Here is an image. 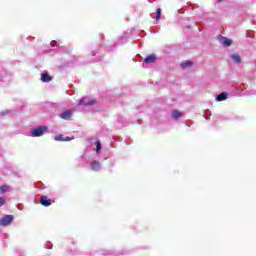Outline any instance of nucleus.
<instances>
[{
	"label": "nucleus",
	"mask_w": 256,
	"mask_h": 256,
	"mask_svg": "<svg viewBox=\"0 0 256 256\" xmlns=\"http://www.w3.org/2000/svg\"><path fill=\"white\" fill-rule=\"evenodd\" d=\"M48 130L47 126H39L31 131L32 137H43L46 131Z\"/></svg>",
	"instance_id": "nucleus-1"
},
{
	"label": "nucleus",
	"mask_w": 256,
	"mask_h": 256,
	"mask_svg": "<svg viewBox=\"0 0 256 256\" xmlns=\"http://www.w3.org/2000/svg\"><path fill=\"white\" fill-rule=\"evenodd\" d=\"M13 215H5L1 220H0V225L2 227H7V225H11L13 223Z\"/></svg>",
	"instance_id": "nucleus-2"
},
{
	"label": "nucleus",
	"mask_w": 256,
	"mask_h": 256,
	"mask_svg": "<svg viewBox=\"0 0 256 256\" xmlns=\"http://www.w3.org/2000/svg\"><path fill=\"white\" fill-rule=\"evenodd\" d=\"M40 204L43 205V207H51L52 201L47 196H42L40 198Z\"/></svg>",
	"instance_id": "nucleus-3"
},
{
	"label": "nucleus",
	"mask_w": 256,
	"mask_h": 256,
	"mask_svg": "<svg viewBox=\"0 0 256 256\" xmlns=\"http://www.w3.org/2000/svg\"><path fill=\"white\" fill-rule=\"evenodd\" d=\"M156 60H157V56H155V54H150L145 58L144 62L145 63H155Z\"/></svg>",
	"instance_id": "nucleus-4"
},
{
	"label": "nucleus",
	"mask_w": 256,
	"mask_h": 256,
	"mask_svg": "<svg viewBox=\"0 0 256 256\" xmlns=\"http://www.w3.org/2000/svg\"><path fill=\"white\" fill-rule=\"evenodd\" d=\"M41 81L43 83H49V81H53V77L49 76V74H47V73H43L41 75Z\"/></svg>",
	"instance_id": "nucleus-5"
},
{
	"label": "nucleus",
	"mask_w": 256,
	"mask_h": 256,
	"mask_svg": "<svg viewBox=\"0 0 256 256\" xmlns=\"http://www.w3.org/2000/svg\"><path fill=\"white\" fill-rule=\"evenodd\" d=\"M79 105H95V100L87 101V98H82Z\"/></svg>",
	"instance_id": "nucleus-6"
},
{
	"label": "nucleus",
	"mask_w": 256,
	"mask_h": 256,
	"mask_svg": "<svg viewBox=\"0 0 256 256\" xmlns=\"http://www.w3.org/2000/svg\"><path fill=\"white\" fill-rule=\"evenodd\" d=\"M71 115H73V112H71V110H67L65 112H63L60 117L61 119H71Z\"/></svg>",
	"instance_id": "nucleus-7"
},
{
	"label": "nucleus",
	"mask_w": 256,
	"mask_h": 256,
	"mask_svg": "<svg viewBox=\"0 0 256 256\" xmlns=\"http://www.w3.org/2000/svg\"><path fill=\"white\" fill-rule=\"evenodd\" d=\"M172 117L174 119H180V117H183V113L180 112L179 110H173L172 111Z\"/></svg>",
	"instance_id": "nucleus-8"
},
{
	"label": "nucleus",
	"mask_w": 256,
	"mask_h": 256,
	"mask_svg": "<svg viewBox=\"0 0 256 256\" xmlns=\"http://www.w3.org/2000/svg\"><path fill=\"white\" fill-rule=\"evenodd\" d=\"M100 167H101V164L99 163V161H93L91 164V169L93 171H99Z\"/></svg>",
	"instance_id": "nucleus-9"
},
{
	"label": "nucleus",
	"mask_w": 256,
	"mask_h": 256,
	"mask_svg": "<svg viewBox=\"0 0 256 256\" xmlns=\"http://www.w3.org/2000/svg\"><path fill=\"white\" fill-rule=\"evenodd\" d=\"M223 45L225 47H231V45H233V41H231V39L224 37L223 41H222Z\"/></svg>",
	"instance_id": "nucleus-10"
},
{
	"label": "nucleus",
	"mask_w": 256,
	"mask_h": 256,
	"mask_svg": "<svg viewBox=\"0 0 256 256\" xmlns=\"http://www.w3.org/2000/svg\"><path fill=\"white\" fill-rule=\"evenodd\" d=\"M230 59L233 60L234 63H240L241 62V56H239V54L230 55Z\"/></svg>",
	"instance_id": "nucleus-11"
},
{
	"label": "nucleus",
	"mask_w": 256,
	"mask_h": 256,
	"mask_svg": "<svg viewBox=\"0 0 256 256\" xmlns=\"http://www.w3.org/2000/svg\"><path fill=\"white\" fill-rule=\"evenodd\" d=\"M227 99V93L223 92L217 95L216 100L217 101H226Z\"/></svg>",
	"instance_id": "nucleus-12"
},
{
	"label": "nucleus",
	"mask_w": 256,
	"mask_h": 256,
	"mask_svg": "<svg viewBox=\"0 0 256 256\" xmlns=\"http://www.w3.org/2000/svg\"><path fill=\"white\" fill-rule=\"evenodd\" d=\"M193 61H185L181 64L182 69H187V67H193Z\"/></svg>",
	"instance_id": "nucleus-13"
},
{
	"label": "nucleus",
	"mask_w": 256,
	"mask_h": 256,
	"mask_svg": "<svg viewBox=\"0 0 256 256\" xmlns=\"http://www.w3.org/2000/svg\"><path fill=\"white\" fill-rule=\"evenodd\" d=\"M101 142L98 140L96 141V153H99L101 151Z\"/></svg>",
	"instance_id": "nucleus-14"
},
{
	"label": "nucleus",
	"mask_w": 256,
	"mask_h": 256,
	"mask_svg": "<svg viewBox=\"0 0 256 256\" xmlns=\"http://www.w3.org/2000/svg\"><path fill=\"white\" fill-rule=\"evenodd\" d=\"M159 19H161V8L156 10V21H159Z\"/></svg>",
	"instance_id": "nucleus-15"
},
{
	"label": "nucleus",
	"mask_w": 256,
	"mask_h": 256,
	"mask_svg": "<svg viewBox=\"0 0 256 256\" xmlns=\"http://www.w3.org/2000/svg\"><path fill=\"white\" fill-rule=\"evenodd\" d=\"M8 189H9V186H7V185H2V186L0 187L1 193H6V191H8Z\"/></svg>",
	"instance_id": "nucleus-16"
},
{
	"label": "nucleus",
	"mask_w": 256,
	"mask_h": 256,
	"mask_svg": "<svg viewBox=\"0 0 256 256\" xmlns=\"http://www.w3.org/2000/svg\"><path fill=\"white\" fill-rule=\"evenodd\" d=\"M56 141H65V138L63 137L62 134L56 136Z\"/></svg>",
	"instance_id": "nucleus-17"
},
{
	"label": "nucleus",
	"mask_w": 256,
	"mask_h": 256,
	"mask_svg": "<svg viewBox=\"0 0 256 256\" xmlns=\"http://www.w3.org/2000/svg\"><path fill=\"white\" fill-rule=\"evenodd\" d=\"M3 205H5V199L0 197V207H3Z\"/></svg>",
	"instance_id": "nucleus-18"
},
{
	"label": "nucleus",
	"mask_w": 256,
	"mask_h": 256,
	"mask_svg": "<svg viewBox=\"0 0 256 256\" xmlns=\"http://www.w3.org/2000/svg\"><path fill=\"white\" fill-rule=\"evenodd\" d=\"M64 141H71V138L70 137H66V138H64Z\"/></svg>",
	"instance_id": "nucleus-19"
},
{
	"label": "nucleus",
	"mask_w": 256,
	"mask_h": 256,
	"mask_svg": "<svg viewBox=\"0 0 256 256\" xmlns=\"http://www.w3.org/2000/svg\"><path fill=\"white\" fill-rule=\"evenodd\" d=\"M52 47H55V41L51 42Z\"/></svg>",
	"instance_id": "nucleus-20"
},
{
	"label": "nucleus",
	"mask_w": 256,
	"mask_h": 256,
	"mask_svg": "<svg viewBox=\"0 0 256 256\" xmlns=\"http://www.w3.org/2000/svg\"><path fill=\"white\" fill-rule=\"evenodd\" d=\"M218 1V3H223V0H217Z\"/></svg>",
	"instance_id": "nucleus-21"
}]
</instances>
